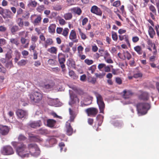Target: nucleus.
<instances>
[{
	"mask_svg": "<svg viewBox=\"0 0 159 159\" xmlns=\"http://www.w3.org/2000/svg\"><path fill=\"white\" fill-rule=\"evenodd\" d=\"M27 63V60L22 59L19 61L17 64L18 65L20 66H23L25 65Z\"/></svg>",
	"mask_w": 159,
	"mask_h": 159,
	"instance_id": "44",
	"label": "nucleus"
},
{
	"mask_svg": "<svg viewBox=\"0 0 159 159\" xmlns=\"http://www.w3.org/2000/svg\"><path fill=\"white\" fill-rule=\"evenodd\" d=\"M30 101L33 103H39L43 98L42 93L35 91L31 93L29 95Z\"/></svg>",
	"mask_w": 159,
	"mask_h": 159,
	"instance_id": "4",
	"label": "nucleus"
},
{
	"mask_svg": "<svg viewBox=\"0 0 159 159\" xmlns=\"http://www.w3.org/2000/svg\"><path fill=\"white\" fill-rule=\"evenodd\" d=\"M85 112L88 116L95 117L98 112V110L97 108L90 107L87 109Z\"/></svg>",
	"mask_w": 159,
	"mask_h": 159,
	"instance_id": "9",
	"label": "nucleus"
},
{
	"mask_svg": "<svg viewBox=\"0 0 159 159\" xmlns=\"http://www.w3.org/2000/svg\"><path fill=\"white\" fill-rule=\"evenodd\" d=\"M80 102V99L75 94H70V100L69 104L72 106L74 104H78Z\"/></svg>",
	"mask_w": 159,
	"mask_h": 159,
	"instance_id": "10",
	"label": "nucleus"
},
{
	"mask_svg": "<svg viewBox=\"0 0 159 159\" xmlns=\"http://www.w3.org/2000/svg\"><path fill=\"white\" fill-rule=\"evenodd\" d=\"M84 62L88 65H89L92 64L93 62V61L92 60H89L87 59L85 60Z\"/></svg>",
	"mask_w": 159,
	"mask_h": 159,
	"instance_id": "57",
	"label": "nucleus"
},
{
	"mask_svg": "<svg viewBox=\"0 0 159 159\" xmlns=\"http://www.w3.org/2000/svg\"><path fill=\"white\" fill-rule=\"evenodd\" d=\"M115 81L116 83L120 85L122 83V80L120 77H116L115 79Z\"/></svg>",
	"mask_w": 159,
	"mask_h": 159,
	"instance_id": "60",
	"label": "nucleus"
},
{
	"mask_svg": "<svg viewBox=\"0 0 159 159\" xmlns=\"http://www.w3.org/2000/svg\"><path fill=\"white\" fill-rule=\"evenodd\" d=\"M0 14L4 19H11L13 16V13L8 9H4L0 7Z\"/></svg>",
	"mask_w": 159,
	"mask_h": 159,
	"instance_id": "6",
	"label": "nucleus"
},
{
	"mask_svg": "<svg viewBox=\"0 0 159 159\" xmlns=\"http://www.w3.org/2000/svg\"><path fill=\"white\" fill-rule=\"evenodd\" d=\"M77 93L78 94L81 96L84 95L86 94L82 90L80 89H78Z\"/></svg>",
	"mask_w": 159,
	"mask_h": 159,
	"instance_id": "64",
	"label": "nucleus"
},
{
	"mask_svg": "<svg viewBox=\"0 0 159 159\" xmlns=\"http://www.w3.org/2000/svg\"><path fill=\"white\" fill-rule=\"evenodd\" d=\"M47 125L50 128H53L56 123V121L53 119H49L47 120Z\"/></svg>",
	"mask_w": 159,
	"mask_h": 159,
	"instance_id": "27",
	"label": "nucleus"
},
{
	"mask_svg": "<svg viewBox=\"0 0 159 159\" xmlns=\"http://www.w3.org/2000/svg\"><path fill=\"white\" fill-rule=\"evenodd\" d=\"M54 85V82L52 81H51L48 83L45 84L43 86V88L46 89H49L52 88Z\"/></svg>",
	"mask_w": 159,
	"mask_h": 159,
	"instance_id": "20",
	"label": "nucleus"
},
{
	"mask_svg": "<svg viewBox=\"0 0 159 159\" xmlns=\"http://www.w3.org/2000/svg\"><path fill=\"white\" fill-rule=\"evenodd\" d=\"M37 2L31 0L30 1L28 5L33 7H35L37 6Z\"/></svg>",
	"mask_w": 159,
	"mask_h": 159,
	"instance_id": "49",
	"label": "nucleus"
},
{
	"mask_svg": "<svg viewBox=\"0 0 159 159\" xmlns=\"http://www.w3.org/2000/svg\"><path fill=\"white\" fill-rule=\"evenodd\" d=\"M30 13L28 11H26V13L22 16V17L26 19H28L30 17Z\"/></svg>",
	"mask_w": 159,
	"mask_h": 159,
	"instance_id": "58",
	"label": "nucleus"
},
{
	"mask_svg": "<svg viewBox=\"0 0 159 159\" xmlns=\"http://www.w3.org/2000/svg\"><path fill=\"white\" fill-rule=\"evenodd\" d=\"M26 139V137L22 134H19L18 137V139L20 141H25Z\"/></svg>",
	"mask_w": 159,
	"mask_h": 159,
	"instance_id": "43",
	"label": "nucleus"
},
{
	"mask_svg": "<svg viewBox=\"0 0 159 159\" xmlns=\"http://www.w3.org/2000/svg\"><path fill=\"white\" fill-rule=\"evenodd\" d=\"M38 131L40 134H45L48 133V130L46 129H43V128L39 129Z\"/></svg>",
	"mask_w": 159,
	"mask_h": 159,
	"instance_id": "48",
	"label": "nucleus"
},
{
	"mask_svg": "<svg viewBox=\"0 0 159 159\" xmlns=\"http://www.w3.org/2000/svg\"><path fill=\"white\" fill-rule=\"evenodd\" d=\"M78 29L79 34L81 36V39L83 40H84L87 39V37L86 35L83 32L81 29L79 28H78Z\"/></svg>",
	"mask_w": 159,
	"mask_h": 159,
	"instance_id": "35",
	"label": "nucleus"
},
{
	"mask_svg": "<svg viewBox=\"0 0 159 159\" xmlns=\"http://www.w3.org/2000/svg\"><path fill=\"white\" fill-rule=\"evenodd\" d=\"M27 147L28 157L30 154L34 156H37L40 154V150L36 144L35 143L29 144Z\"/></svg>",
	"mask_w": 159,
	"mask_h": 159,
	"instance_id": "3",
	"label": "nucleus"
},
{
	"mask_svg": "<svg viewBox=\"0 0 159 159\" xmlns=\"http://www.w3.org/2000/svg\"><path fill=\"white\" fill-rule=\"evenodd\" d=\"M137 110L139 116L146 114L150 107V105L148 103H139L136 105Z\"/></svg>",
	"mask_w": 159,
	"mask_h": 159,
	"instance_id": "2",
	"label": "nucleus"
},
{
	"mask_svg": "<svg viewBox=\"0 0 159 159\" xmlns=\"http://www.w3.org/2000/svg\"><path fill=\"white\" fill-rule=\"evenodd\" d=\"M69 30L67 28H65L63 30L62 34L66 38L67 37Z\"/></svg>",
	"mask_w": 159,
	"mask_h": 159,
	"instance_id": "41",
	"label": "nucleus"
},
{
	"mask_svg": "<svg viewBox=\"0 0 159 159\" xmlns=\"http://www.w3.org/2000/svg\"><path fill=\"white\" fill-rule=\"evenodd\" d=\"M20 42L22 44H25L24 46L25 48H27L29 44L30 40L28 39H26L23 37H21Z\"/></svg>",
	"mask_w": 159,
	"mask_h": 159,
	"instance_id": "22",
	"label": "nucleus"
},
{
	"mask_svg": "<svg viewBox=\"0 0 159 159\" xmlns=\"http://www.w3.org/2000/svg\"><path fill=\"white\" fill-rule=\"evenodd\" d=\"M139 38L137 36H134L132 38V41L134 43H136L139 40Z\"/></svg>",
	"mask_w": 159,
	"mask_h": 159,
	"instance_id": "61",
	"label": "nucleus"
},
{
	"mask_svg": "<svg viewBox=\"0 0 159 159\" xmlns=\"http://www.w3.org/2000/svg\"><path fill=\"white\" fill-rule=\"evenodd\" d=\"M1 151L2 153L5 155H11L14 153L13 149L10 145H6L3 146Z\"/></svg>",
	"mask_w": 159,
	"mask_h": 159,
	"instance_id": "7",
	"label": "nucleus"
},
{
	"mask_svg": "<svg viewBox=\"0 0 159 159\" xmlns=\"http://www.w3.org/2000/svg\"><path fill=\"white\" fill-rule=\"evenodd\" d=\"M56 25L54 24H51L48 28V32L51 34L55 33Z\"/></svg>",
	"mask_w": 159,
	"mask_h": 159,
	"instance_id": "30",
	"label": "nucleus"
},
{
	"mask_svg": "<svg viewBox=\"0 0 159 159\" xmlns=\"http://www.w3.org/2000/svg\"><path fill=\"white\" fill-rule=\"evenodd\" d=\"M69 75L70 76L74 79H76L78 78V76H77L73 70H70L69 71Z\"/></svg>",
	"mask_w": 159,
	"mask_h": 159,
	"instance_id": "39",
	"label": "nucleus"
},
{
	"mask_svg": "<svg viewBox=\"0 0 159 159\" xmlns=\"http://www.w3.org/2000/svg\"><path fill=\"white\" fill-rule=\"evenodd\" d=\"M53 43V41L51 38H48L45 41L44 47L45 48H47L48 46L52 45Z\"/></svg>",
	"mask_w": 159,
	"mask_h": 159,
	"instance_id": "26",
	"label": "nucleus"
},
{
	"mask_svg": "<svg viewBox=\"0 0 159 159\" xmlns=\"http://www.w3.org/2000/svg\"><path fill=\"white\" fill-rule=\"evenodd\" d=\"M122 97L125 99L130 98L133 95L134 93L131 90H124L123 92Z\"/></svg>",
	"mask_w": 159,
	"mask_h": 159,
	"instance_id": "15",
	"label": "nucleus"
},
{
	"mask_svg": "<svg viewBox=\"0 0 159 159\" xmlns=\"http://www.w3.org/2000/svg\"><path fill=\"white\" fill-rule=\"evenodd\" d=\"M42 125V123L41 121L39 120L30 123L29 124V126L32 128L35 129L38 127H40Z\"/></svg>",
	"mask_w": 159,
	"mask_h": 159,
	"instance_id": "16",
	"label": "nucleus"
},
{
	"mask_svg": "<svg viewBox=\"0 0 159 159\" xmlns=\"http://www.w3.org/2000/svg\"><path fill=\"white\" fill-rule=\"evenodd\" d=\"M148 33L150 38L153 39L156 35V33L153 28L151 26L148 27Z\"/></svg>",
	"mask_w": 159,
	"mask_h": 159,
	"instance_id": "21",
	"label": "nucleus"
},
{
	"mask_svg": "<svg viewBox=\"0 0 159 159\" xmlns=\"http://www.w3.org/2000/svg\"><path fill=\"white\" fill-rule=\"evenodd\" d=\"M103 116L100 114H98L97 117L96 119L98 121V125L99 126H100L103 121Z\"/></svg>",
	"mask_w": 159,
	"mask_h": 159,
	"instance_id": "33",
	"label": "nucleus"
},
{
	"mask_svg": "<svg viewBox=\"0 0 159 159\" xmlns=\"http://www.w3.org/2000/svg\"><path fill=\"white\" fill-rule=\"evenodd\" d=\"M67 65L70 67H73L75 66V62L72 59H69L67 61Z\"/></svg>",
	"mask_w": 159,
	"mask_h": 159,
	"instance_id": "32",
	"label": "nucleus"
},
{
	"mask_svg": "<svg viewBox=\"0 0 159 159\" xmlns=\"http://www.w3.org/2000/svg\"><path fill=\"white\" fill-rule=\"evenodd\" d=\"M103 56L105 60H106L107 58H110V55L107 50H106L104 52Z\"/></svg>",
	"mask_w": 159,
	"mask_h": 159,
	"instance_id": "52",
	"label": "nucleus"
},
{
	"mask_svg": "<svg viewBox=\"0 0 159 159\" xmlns=\"http://www.w3.org/2000/svg\"><path fill=\"white\" fill-rule=\"evenodd\" d=\"M61 50L63 52H69L70 50L69 46L67 45L62 44L60 46Z\"/></svg>",
	"mask_w": 159,
	"mask_h": 159,
	"instance_id": "17",
	"label": "nucleus"
},
{
	"mask_svg": "<svg viewBox=\"0 0 159 159\" xmlns=\"http://www.w3.org/2000/svg\"><path fill=\"white\" fill-rule=\"evenodd\" d=\"M54 9L56 11H59L62 9V6L59 4L56 5L53 7Z\"/></svg>",
	"mask_w": 159,
	"mask_h": 159,
	"instance_id": "50",
	"label": "nucleus"
},
{
	"mask_svg": "<svg viewBox=\"0 0 159 159\" xmlns=\"http://www.w3.org/2000/svg\"><path fill=\"white\" fill-rule=\"evenodd\" d=\"M38 38L37 36L32 35L31 37V40L32 43H35L37 42Z\"/></svg>",
	"mask_w": 159,
	"mask_h": 159,
	"instance_id": "45",
	"label": "nucleus"
},
{
	"mask_svg": "<svg viewBox=\"0 0 159 159\" xmlns=\"http://www.w3.org/2000/svg\"><path fill=\"white\" fill-rule=\"evenodd\" d=\"M63 17L66 20H70L72 18L73 16L71 13L68 12L65 14Z\"/></svg>",
	"mask_w": 159,
	"mask_h": 159,
	"instance_id": "34",
	"label": "nucleus"
},
{
	"mask_svg": "<svg viewBox=\"0 0 159 159\" xmlns=\"http://www.w3.org/2000/svg\"><path fill=\"white\" fill-rule=\"evenodd\" d=\"M9 131V128L7 126L1 125L0 126V133L3 135L8 134Z\"/></svg>",
	"mask_w": 159,
	"mask_h": 159,
	"instance_id": "14",
	"label": "nucleus"
},
{
	"mask_svg": "<svg viewBox=\"0 0 159 159\" xmlns=\"http://www.w3.org/2000/svg\"><path fill=\"white\" fill-rule=\"evenodd\" d=\"M12 51L11 49H8L5 55L7 61H9L12 57Z\"/></svg>",
	"mask_w": 159,
	"mask_h": 159,
	"instance_id": "25",
	"label": "nucleus"
},
{
	"mask_svg": "<svg viewBox=\"0 0 159 159\" xmlns=\"http://www.w3.org/2000/svg\"><path fill=\"white\" fill-rule=\"evenodd\" d=\"M7 30V28L4 25L0 26V32L5 33Z\"/></svg>",
	"mask_w": 159,
	"mask_h": 159,
	"instance_id": "55",
	"label": "nucleus"
},
{
	"mask_svg": "<svg viewBox=\"0 0 159 159\" xmlns=\"http://www.w3.org/2000/svg\"><path fill=\"white\" fill-rule=\"evenodd\" d=\"M20 29H19L18 26L15 25H13L11 27L10 31L11 34L13 35H14L17 32L20 30Z\"/></svg>",
	"mask_w": 159,
	"mask_h": 159,
	"instance_id": "29",
	"label": "nucleus"
},
{
	"mask_svg": "<svg viewBox=\"0 0 159 159\" xmlns=\"http://www.w3.org/2000/svg\"><path fill=\"white\" fill-rule=\"evenodd\" d=\"M58 61L61 68H64L65 67L64 63L66 61V57L65 54L60 52L58 54Z\"/></svg>",
	"mask_w": 159,
	"mask_h": 159,
	"instance_id": "11",
	"label": "nucleus"
},
{
	"mask_svg": "<svg viewBox=\"0 0 159 159\" xmlns=\"http://www.w3.org/2000/svg\"><path fill=\"white\" fill-rule=\"evenodd\" d=\"M96 79L91 76H89L88 78V81L92 84H94L96 82Z\"/></svg>",
	"mask_w": 159,
	"mask_h": 159,
	"instance_id": "42",
	"label": "nucleus"
},
{
	"mask_svg": "<svg viewBox=\"0 0 159 159\" xmlns=\"http://www.w3.org/2000/svg\"><path fill=\"white\" fill-rule=\"evenodd\" d=\"M112 38L113 40L116 41L118 39V36L116 32H112Z\"/></svg>",
	"mask_w": 159,
	"mask_h": 159,
	"instance_id": "46",
	"label": "nucleus"
},
{
	"mask_svg": "<svg viewBox=\"0 0 159 159\" xmlns=\"http://www.w3.org/2000/svg\"><path fill=\"white\" fill-rule=\"evenodd\" d=\"M16 114L18 118H25L28 116V113L26 111L18 109L16 111Z\"/></svg>",
	"mask_w": 159,
	"mask_h": 159,
	"instance_id": "12",
	"label": "nucleus"
},
{
	"mask_svg": "<svg viewBox=\"0 0 159 159\" xmlns=\"http://www.w3.org/2000/svg\"><path fill=\"white\" fill-rule=\"evenodd\" d=\"M47 51L50 53L53 54H57V49L54 47H52L47 50Z\"/></svg>",
	"mask_w": 159,
	"mask_h": 159,
	"instance_id": "37",
	"label": "nucleus"
},
{
	"mask_svg": "<svg viewBox=\"0 0 159 159\" xmlns=\"http://www.w3.org/2000/svg\"><path fill=\"white\" fill-rule=\"evenodd\" d=\"M96 69V66L95 65H93L90 67L89 69V70L91 71V73L93 74L94 72Z\"/></svg>",
	"mask_w": 159,
	"mask_h": 159,
	"instance_id": "56",
	"label": "nucleus"
},
{
	"mask_svg": "<svg viewBox=\"0 0 159 159\" xmlns=\"http://www.w3.org/2000/svg\"><path fill=\"white\" fill-rule=\"evenodd\" d=\"M142 76V74L140 72H138L134 74L133 76V77L134 78H136L139 77H141Z\"/></svg>",
	"mask_w": 159,
	"mask_h": 159,
	"instance_id": "51",
	"label": "nucleus"
},
{
	"mask_svg": "<svg viewBox=\"0 0 159 159\" xmlns=\"http://www.w3.org/2000/svg\"><path fill=\"white\" fill-rule=\"evenodd\" d=\"M123 55L124 58H126L128 60L130 59L132 57L131 54L128 51H126L123 52Z\"/></svg>",
	"mask_w": 159,
	"mask_h": 159,
	"instance_id": "40",
	"label": "nucleus"
},
{
	"mask_svg": "<svg viewBox=\"0 0 159 159\" xmlns=\"http://www.w3.org/2000/svg\"><path fill=\"white\" fill-rule=\"evenodd\" d=\"M29 138L35 142H40L42 141V139L38 136L34 135L31 134L29 135Z\"/></svg>",
	"mask_w": 159,
	"mask_h": 159,
	"instance_id": "19",
	"label": "nucleus"
},
{
	"mask_svg": "<svg viewBox=\"0 0 159 159\" xmlns=\"http://www.w3.org/2000/svg\"><path fill=\"white\" fill-rule=\"evenodd\" d=\"M69 38L70 39L73 40L77 38V35L75 31L72 30L70 33Z\"/></svg>",
	"mask_w": 159,
	"mask_h": 159,
	"instance_id": "31",
	"label": "nucleus"
},
{
	"mask_svg": "<svg viewBox=\"0 0 159 159\" xmlns=\"http://www.w3.org/2000/svg\"><path fill=\"white\" fill-rule=\"evenodd\" d=\"M134 49L139 55H141L143 53L142 48L140 46L137 45L135 47Z\"/></svg>",
	"mask_w": 159,
	"mask_h": 159,
	"instance_id": "36",
	"label": "nucleus"
},
{
	"mask_svg": "<svg viewBox=\"0 0 159 159\" xmlns=\"http://www.w3.org/2000/svg\"><path fill=\"white\" fill-rule=\"evenodd\" d=\"M146 42L148 45L150 46L151 47L153 46L154 43H153L152 41L150 39H147Z\"/></svg>",
	"mask_w": 159,
	"mask_h": 159,
	"instance_id": "59",
	"label": "nucleus"
},
{
	"mask_svg": "<svg viewBox=\"0 0 159 159\" xmlns=\"http://www.w3.org/2000/svg\"><path fill=\"white\" fill-rule=\"evenodd\" d=\"M12 65L11 61H7L6 64L5 66L7 68H10Z\"/></svg>",
	"mask_w": 159,
	"mask_h": 159,
	"instance_id": "53",
	"label": "nucleus"
},
{
	"mask_svg": "<svg viewBox=\"0 0 159 159\" xmlns=\"http://www.w3.org/2000/svg\"><path fill=\"white\" fill-rule=\"evenodd\" d=\"M67 128L66 134L68 135H71L73 133V129L71 127L70 124L67 122L66 124Z\"/></svg>",
	"mask_w": 159,
	"mask_h": 159,
	"instance_id": "23",
	"label": "nucleus"
},
{
	"mask_svg": "<svg viewBox=\"0 0 159 159\" xmlns=\"http://www.w3.org/2000/svg\"><path fill=\"white\" fill-rule=\"evenodd\" d=\"M36 47V46L35 43H32V44L30 47V51L32 50L33 51V52H34V51H36L35 50Z\"/></svg>",
	"mask_w": 159,
	"mask_h": 159,
	"instance_id": "54",
	"label": "nucleus"
},
{
	"mask_svg": "<svg viewBox=\"0 0 159 159\" xmlns=\"http://www.w3.org/2000/svg\"><path fill=\"white\" fill-rule=\"evenodd\" d=\"M7 115L9 116V118H11L12 119L14 116V112L12 111H10L8 112Z\"/></svg>",
	"mask_w": 159,
	"mask_h": 159,
	"instance_id": "62",
	"label": "nucleus"
},
{
	"mask_svg": "<svg viewBox=\"0 0 159 159\" xmlns=\"http://www.w3.org/2000/svg\"><path fill=\"white\" fill-rule=\"evenodd\" d=\"M119 39L120 41H122L125 39L126 43L130 46V44L129 43L128 36L127 35H119Z\"/></svg>",
	"mask_w": 159,
	"mask_h": 159,
	"instance_id": "28",
	"label": "nucleus"
},
{
	"mask_svg": "<svg viewBox=\"0 0 159 159\" xmlns=\"http://www.w3.org/2000/svg\"><path fill=\"white\" fill-rule=\"evenodd\" d=\"M139 98L140 100H147L149 98L148 94L146 92H143L139 96Z\"/></svg>",
	"mask_w": 159,
	"mask_h": 159,
	"instance_id": "24",
	"label": "nucleus"
},
{
	"mask_svg": "<svg viewBox=\"0 0 159 159\" xmlns=\"http://www.w3.org/2000/svg\"><path fill=\"white\" fill-rule=\"evenodd\" d=\"M11 144L15 149L18 155L22 158L28 157L27 147L26 144L22 142L16 141L11 142Z\"/></svg>",
	"mask_w": 159,
	"mask_h": 159,
	"instance_id": "1",
	"label": "nucleus"
},
{
	"mask_svg": "<svg viewBox=\"0 0 159 159\" xmlns=\"http://www.w3.org/2000/svg\"><path fill=\"white\" fill-rule=\"evenodd\" d=\"M35 16L36 17V18L34 20L32 23L35 26L39 25L41 22V20L42 19V15H37L35 14L32 15H31L30 16L31 20H32L33 17Z\"/></svg>",
	"mask_w": 159,
	"mask_h": 159,
	"instance_id": "8",
	"label": "nucleus"
},
{
	"mask_svg": "<svg viewBox=\"0 0 159 159\" xmlns=\"http://www.w3.org/2000/svg\"><path fill=\"white\" fill-rule=\"evenodd\" d=\"M70 11L75 14L80 15L82 12L81 9L79 7H74L71 9Z\"/></svg>",
	"mask_w": 159,
	"mask_h": 159,
	"instance_id": "18",
	"label": "nucleus"
},
{
	"mask_svg": "<svg viewBox=\"0 0 159 159\" xmlns=\"http://www.w3.org/2000/svg\"><path fill=\"white\" fill-rule=\"evenodd\" d=\"M59 24L61 25H64L66 24L65 20L63 18H61L59 20Z\"/></svg>",
	"mask_w": 159,
	"mask_h": 159,
	"instance_id": "63",
	"label": "nucleus"
},
{
	"mask_svg": "<svg viewBox=\"0 0 159 159\" xmlns=\"http://www.w3.org/2000/svg\"><path fill=\"white\" fill-rule=\"evenodd\" d=\"M149 8L150 11L152 12V13L155 15H156V10L154 6L151 5L149 7Z\"/></svg>",
	"mask_w": 159,
	"mask_h": 159,
	"instance_id": "47",
	"label": "nucleus"
},
{
	"mask_svg": "<svg viewBox=\"0 0 159 159\" xmlns=\"http://www.w3.org/2000/svg\"><path fill=\"white\" fill-rule=\"evenodd\" d=\"M91 12L94 14L97 15L101 16L102 14V11L100 8H98L96 6H93L90 10Z\"/></svg>",
	"mask_w": 159,
	"mask_h": 159,
	"instance_id": "13",
	"label": "nucleus"
},
{
	"mask_svg": "<svg viewBox=\"0 0 159 159\" xmlns=\"http://www.w3.org/2000/svg\"><path fill=\"white\" fill-rule=\"evenodd\" d=\"M10 42L11 44H15L16 46H18L20 44L18 40L16 38H11L10 39Z\"/></svg>",
	"mask_w": 159,
	"mask_h": 159,
	"instance_id": "38",
	"label": "nucleus"
},
{
	"mask_svg": "<svg viewBox=\"0 0 159 159\" xmlns=\"http://www.w3.org/2000/svg\"><path fill=\"white\" fill-rule=\"evenodd\" d=\"M94 93L97 99V103L98 105L100 112L104 113L105 104L103 102V98L101 94L97 92H94Z\"/></svg>",
	"mask_w": 159,
	"mask_h": 159,
	"instance_id": "5",
	"label": "nucleus"
}]
</instances>
